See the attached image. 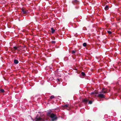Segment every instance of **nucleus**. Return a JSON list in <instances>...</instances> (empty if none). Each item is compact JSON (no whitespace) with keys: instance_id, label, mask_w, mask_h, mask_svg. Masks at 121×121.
<instances>
[{"instance_id":"f257e3e1","label":"nucleus","mask_w":121,"mask_h":121,"mask_svg":"<svg viewBox=\"0 0 121 121\" xmlns=\"http://www.w3.org/2000/svg\"><path fill=\"white\" fill-rule=\"evenodd\" d=\"M47 115L48 116L52 118V121H54L56 120L58 118L56 115L53 113H51L50 112H48L47 113Z\"/></svg>"},{"instance_id":"f03ea898","label":"nucleus","mask_w":121,"mask_h":121,"mask_svg":"<svg viewBox=\"0 0 121 121\" xmlns=\"http://www.w3.org/2000/svg\"><path fill=\"white\" fill-rule=\"evenodd\" d=\"M39 115H37L35 117V121H44V117H41V116L38 117Z\"/></svg>"},{"instance_id":"7ed1b4c3","label":"nucleus","mask_w":121,"mask_h":121,"mask_svg":"<svg viewBox=\"0 0 121 121\" xmlns=\"http://www.w3.org/2000/svg\"><path fill=\"white\" fill-rule=\"evenodd\" d=\"M88 101V100L86 98L84 99H82V102L84 104H86Z\"/></svg>"},{"instance_id":"20e7f679","label":"nucleus","mask_w":121,"mask_h":121,"mask_svg":"<svg viewBox=\"0 0 121 121\" xmlns=\"http://www.w3.org/2000/svg\"><path fill=\"white\" fill-rule=\"evenodd\" d=\"M105 95L102 94H99L98 95L97 97L100 98H105L104 97Z\"/></svg>"},{"instance_id":"39448f33","label":"nucleus","mask_w":121,"mask_h":121,"mask_svg":"<svg viewBox=\"0 0 121 121\" xmlns=\"http://www.w3.org/2000/svg\"><path fill=\"white\" fill-rule=\"evenodd\" d=\"M22 14H26L28 13V10H25V9L22 8Z\"/></svg>"},{"instance_id":"423d86ee","label":"nucleus","mask_w":121,"mask_h":121,"mask_svg":"<svg viewBox=\"0 0 121 121\" xmlns=\"http://www.w3.org/2000/svg\"><path fill=\"white\" fill-rule=\"evenodd\" d=\"M105 89L104 88H103L101 91V92L102 93H106L107 92V91H104V90H105Z\"/></svg>"},{"instance_id":"0eeeda50","label":"nucleus","mask_w":121,"mask_h":121,"mask_svg":"<svg viewBox=\"0 0 121 121\" xmlns=\"http://www.w3.org/2000/svg\"><path fill=\"white\" fill-rule=\"evenodd\" d=\"M14 63L16 64H17L19 63L18 60L16 59H14Z\"/></svg>"},{"instance_id":"6e6552de","label":"nucleus","mask_w":121,"mask_h":121,"mask_svg":"<svg viewBox=\"0 0 121 121\" xmlns=\"http://www.w3.org/2000/svg\"><path fill=\"white\" fill-rule=\"evenodd\" d=\"M73 2H74V4H78V2L77 0H74V1H73Z\"/></svg>"},{"instance_id":"1a4fd4ad","label":"nucleus","mask_w":121,"mask_h":121,"mask_svg":"<svg viewBox=\"0 0 121 121\" xmlns=\"http://www.w3.org/2000/svg\"><path fill=\"white\" fill-rule=\"evenodd\" d=\"M104 9L105 10H107L108 9V6L107 5H106L104 8Z\"/></svg>"},{"instance_id":"9d476101","label":"nucleus","mask_w":121,"mask_h":121,"mask_svg":"<svg viewBox=\"0 0 121 121\" xmlns=\"http://www.w3.org/2000/svg\"><path fill=\"white\" fill-rule=\"evenodd\" d=\"M51 30H52V34L54 33V32H55V30L53 28H51Z\"/></svg>"},{"instance_id":"9b49d317","label":"nucleus","mask_w":121,"mask_h":121,"mask_svg":"<svg viewBox=\"0 0 121 121\" xmlns=\"http://www.w3.org/2000/svg\"><path fill=\"white\" fill-rule=\"evenodd\" d=\"M54 98H55V97H54V96L53 95H52L50 97V99H52Z\"/></svg>"},{"instance_id":"f8f14e48","label":"nucleus","mask_w":121,"mask_h":121,"mask_svg":"<svg viewBox=\"0 0 121 121\" xmlns=\"http://www.w3.org/2000/svg\"><path fill=\"white\" fill-rule=\"evenodd\" d=\"M0 91L1 92L3 93L4 92V91L3 89H0Z\"/></svg>"},{"instance_id":"ddd939ff","label":"nucleus","mask_w":121,"mask_h":121,"mask_svg":"<svg viewBox=\"0 0 121 121\" xmlns=\"http://www.w3.org/2000/svg\"><path fill=\"white\" fill-rule=\"evenodd\" d=\"M63 107L65 108H68V105L67 104L63 106Z\"/></svg>"},{"instance_id":"4468645a","label":"nucleus","mask_w":121,"mask_h":121,"mask_svg":"<svg viewBox=\"0 0 121 121\" xmlns=\"http://www.w3.org/2000/svg\"><path fill=\"white\" fill-rule=\"evenodd\" d=\"M86 43H84L83 44V45L84 47H85L86 45Z\"/></svg>"},{"instance_id":"2eb2a0df","label":"nucleus","mask_w":121,"mask_h":121,"mask_svg":"<svg viewBox=\"0 0 121 121\" xmlns=\"http://www.w3.org/2000/svg\"><path fill=\"white\" fill-rule=\"evenodd\" d=\"M81 74L83 76H84L85 75V73L83 72H81Z\"/></svg>"},{"instance_id":"dca6fc26","label":"nucleus","mask_w":121,"mask_h":121,"mask_svg":"<svg viewBox=\"0 0 121 121\" xmlns=\"http://www.w3.org/2000/svg\"><path fill=\"white\" fill-rule=\"evenodd\" d=\"M18 47H16L14 46L13 47V48H14L15 50H18L17 48H18Z\"/></svg>"},{"instance_id":"f3484780","label":"nucleus","mask_w":121,"mask_h":121,"mask_svg":"<svg viewBox=\"0 0 121 121\" xmlns=\"http://www.w3.org/2000/svg\"><path fill=\"white\" fill-rule=\"evenodd\" d=\"M92 102L91 101H89L88 102V104H92Z\"/></svg>"},{"instance_id":"a211bd4d","label":"nucleus","mask_w":121,"mask_h":121,"mask_svg":"<svg viewBox=\"0 0 121 121\" xmlns=\"http://www.w3.org/2000/svg\"><path fill=\"white\" fill-rule=\"evenodd\" d=\"M107 32L109 34H112V32L111 31H107Z\"/></svg>"},{"instance_id":"6ab92c4d","label":"nucleus","mask_w":121,"mask_h":121,"mask_svg":"<svg viewBox=\"0 0 121 121\" xmlns=\"http://www.w3.org/2000/svg\"><path fill=\"white\" fill-rule=\"evenodd\" d=\"M51 43L53 44H54L56 43V41H51Z\"/></svg>"},{"instance_id":"aec40b11","label":"nucleus","mask_w":121,"mask_h":121,"mask_svg":"<svg viewBox=\"0 0 121 121\" xmlns=\"http://www.w3.org/2000/svg\"><path fill=\"white\" fill-rule=\"evenodd\" d=\"M76 51H74V50H73L72 51V53L73 54H74L75 53Z\"/></svg>"},{"instance_id":"412c9836","label":"nucleus","mask_w":121,"mask_h":121,"mask_svg":"<svg viewBox=\"0 0 121 121\" xmlns=\"http://www.w3.org/2000/svg\"><path fill=\"white\" fill-rule=\"evenodd\" d=\"M91 95H95V92H91Z\"/></svg>"},{"instance_id":"4be33fe9","label":"nucleus","mask_w":121,"mask_h":121,"mask_svg":"<svg viewBox=\"0 0 121 121\" xmlns=\"http://www.w3.org/2000/svg\"><path fill=\"white\" fill-rule=\"evenodd\" d=\"M95 92V94H97L98 93V92L97 91H94Z\"/></svg>"},{"instance_id":"5701e85b","label":"nucleus","mask_w":121,"mask_h":121,"mask_svg":"<svg viewBox=\"0 0 121 121\" xmlns=\"http://www.w3.org/2000/svg\"><path fill=\"white\" fill-rule=\"evenodd\" d=\"M73 69H74L75 70H77V69H76V68L75 67H74V68Z\"/></svg>"},{"instance_id":"b1692460","label":"nucleus","mask_w":121,"mask_h":121,"mask_svg":"<svg viewBox=\"0 0 121 121\" xmlns=\"http://www.w3.org/2000/svg\"><path fill=\"white\" fill-rule=\"evenodd\" d=\"M103 29V28H100V30H102Z\"/></svg>"},{"instance_id":"393cba45","label":"nucleus","mask_w":121,"mask_h":121,"mask_svg":"<svg viewBox=\"0 0 121 121\" xmlns=\"http://www.w3.org/2000/svg\"><path fill=\"white\" fill-rule=\"evenodd\" d=\"M57 80H58V81H60V79H57Z\"/></svg>"},{"instance_id":"a878e982","label":"nucleus","mask_w":121,"mask_h":121,"mask_svg":"<svg viewBox=\"0 0 121 121\" xmlns=\"http://www.w3.org/2000/svg\"><path fill=\"white\" fill-rule=\"evenodd\" d=\"M120 20V19H118V21H119V20Z\"/></svg>"},{"instance_id":"bb28decb","label":"nucleus","mask_w":121,"mask_h":121,"mask_svg":"<svg viewBox=\"0 0 121 121\" xmlns=\"http://www.w3.org/2000/svg\"><path fill=\"white\" fill-rule=\"evenodd\" d=\"M102 35H103L104 34V33H103V32H102Z\"/></svg>"},{"instance_id":"cd10ccee","label":"nucleus","mask_w":121,"mask_h":121,"mask_svg":"<svg viewBox=\"0 0 121 121\" xmlns=\"http://www.w3.org/2000/svg\"><path fill=\"white\" fill-rule=\"evenodd\" d=\"M117 83H118V84H119V82H117ZM118 84L119 85H120V84Z\"/></svg>"},{"instance_id":"c85d7f7f","label":"nucleus","mask_w":121,"mask_h":121,"mask_svg":"<svg viewBox=\"0 0 121 121\" xmlns=\"http://www.w3.org/2000/svg\"><path fill=\"white\" fill-rule=\"evenodd\" d=\"M120 86L121 87V85H120Z\"/></svg>"}]
</instances>
